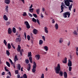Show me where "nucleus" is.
I'll use <instances>...</instances> for the list:
<instances>
[{"label":"nucleus","instance_id":"423d86ee","mask_svg":"<svg viewBox=\"0 0 78 78\" xmlns=\"http://www.w3.org/2000/svg\"><path fill=\"white\" fill-rule=\"evenodd\" d=\"M35 58L36 60H39L40 59L41 56L39 55H35Z\"/></svg>","mask_w":78,"mask_h":78},{"label":"nucleus","instance_id":"4468645a","mask_svg":"<svg viewBox=\"0 0 78 78\" xmlns=\"http://www.w3.org/2000/svg\"><path fill=\"white\" fill-rule=\"evenodd\" d=\"M5 3L6 4H9L10 3V0H5Z\"/></svg>","mask_w":78,"mask_h":78},{"label":"nucleus","instance_id":"09e8293b","mask_svg":"<svg viewBox=\"0 0 78 78\" xmlns=\"http://www.w3.org/2000/svg\"><path fill=\"white\" fill-rule=\"evenodd\" d=\"M37 23L38 24V25H40V23H39V20L38 19H37Z\"/></svg>","mask_w":78,"mask_h":78},{"label":"nucleus","instance_id":"ea45409f","mask_svg":"<svg viewBox=\"0 0 78 78\" xmlns=\"http://www.w3.org/2000/svg\"><path fill=\"white\" fill-rule=\"evenodd\" d=\"M26 27L28 29H29V28H30V25L28 24V25H26Z\"/></svg>","mask_w":78,"mask_h":78},{"label":"nucleus","instance_id":"69168bd1","mask_svg":"<svg viewBox=\"0 0 78 78\" xmlns=\"http://www.w3.org/2000/svg\"><path fill=\"white\" fill-rule=\"evenodd\" d=\"M41 17L42 18H43V17H44V16H43V15L42 13L41 14Z\"/></svg>","mask_w":78,"mask_h":78},{"label":"nucleus","instance_id":"8fccbe9b","mask_svg":"<svg viewBox=\"0 0 78 78\" xmlns=\"http://www.w3.org/2000/svg\"><path fill=\"white\" fill-rule=\"evenodd\" d=\"M33 15L34 17H35L36 18L37 17V15H36V14H33Z\"/></svg>","mask_w":78,"mask_h":78},{"label":"nucleus","instance_id":"473e14b6","mask_svg":"<svg viewBox=\"0 0 78 78\" xmlns=\"http://www.w3.org/2000/svg\"><path fill=\"white\" fill-rule=\"evenodd\" d=\"M7 66L5 67L4 69L5 71L6 72H8L9 71V70L8 69H7Z\"/></svg>","mask_w":78,"mask_h":78},{"label":"nucleus","instance_id":"4d7b16f0","mask_svg":"<svg viewBox=\"0 0 78 78\" xmlns=\"http://www.w3.org/2000/svg\"><path fill=\"white\" fill-rule=\"evenodd\" d=\"M5 75V72H3L2 73V75Z\"/></svg>","mask_w":78,"mask_h":78},{"label":"nucleus","instance_id":"5701e85b","mask_svg":"<svg viewBox=\"0 0 78 78\" xmlns=\"http://www.w3.org/2000/svg\"><path fill=\"white\" fill-rule=\"evenodd\" d=\"M36 12L37 14H39V13L40 12V9H36Z\"/></svg>","mask_w":78,"mask_h":78},{"label":"nucleus","instance_id":"f8f14e48","mask_svg":"<svg viewBox=\"0 0 78 78\" xmlns=\"http://www.w3.org/2000/svg\"><path fill=\"white\" fill-rule=\"evenodd\" d=\"M63 76L64 78H67V72H64L63 73Z\"/></svg>","mask_w":78,"mask_h":78},{"label":"nucleus","instance_id":"79ce46f5","mask_svg":"<svg viewBox=\"0 0 78 78\" xmlns=\"http://www.w3.org/2000/svg\"><path fill=\"white\" fill-rule=\"evenodd\" d=\"M23 16H27V13L26 12H23Z\"/></svg>","mask_w":78,"mask_h":78},{"label":"nucleus","instance_id":"a211bd4d","mask_svg":"<svg viewBox=\"0 0 78 78\" xmlns=\"http://www.w3.org/2000/svg\"><path fill=\"white\" fill-rule=\"evenodd\" d=\"M61 11L60 12V13L61 12H63V11H64V10H63V9H64V7H63V6H62V5H61Z\"/></svg>","mask_w":78,"mask_h":78},{"label":"nucleus","instance_id":"e433bc0d","mask_svg":"<svg viewBox=\"0 0 78 78\" xmlns=\"http://www.w3.org/2000/svg\"><path fill=\"white\" fill-rule=\"evenodd\" d=\"M24 24L27 26L28 25H29V23H28V21H26L24 22Z\"/></svg>","mask_w":78,"mask_h":78},{"label":"nucleus","instance_id":"f257e3e1","mask_svg":"<svg viewBox=\"0 0 78 78\" xmlns=\"http://www.w3.org/2000/svg\"><path fill=\"white\" fill-rule=\"evenodd\" d=\"M54 69L55 71V72L57 74H58V73H59L61 76H63V73L62 71H60L61 66H60V64H58L57 66L55 67Z\"/></svg>","mask_w":78,"mask_h":78},{"label":"nucleus","instance_id":"c85d7f7f","mask_svg":"<svg viewBox=\"0 0 78 78\" xmlns=\"http://www.w3.org/2000/svg\"><path fill=\"white\" fill-rule=\"evenodd\" d=\"M23 52V49H21V50H20V54L21 55H22V52Z\"/></svg>","mask_w":78,"mask_h":78},{"label":"nucleus","instance_id":"a878e982","mask_svg":"<svg viewBox=\"0 0 78 78\" xmlns=\"http://www.w3.org/2000/svg\"><path fill=\"white\" fill-rule=\"evenodd\" d=\"M7 46H8V48H9V49H10V48H11V45L9 43L8 44Z\"/></svg>","mask_w":78,"mask_h":78},{"label":"nucleus","instance_id":"5fc2aeb1","mask_svg":"<svg viewBox=\"0 0 78 78\" xmlns=\"http://www.w3.org/2000/svg\"><path fill=\"white\" fill-rule=\"evenodd\" d=\"M7 43V42H6V41L5 40H4V44H6Z\"/></svg>","mask_w":78,"mask_h":78},{"label":"nucleus","instance_id":"864d4df0","mask_svg":"<svg viewBox=\"0 0 78 78\" xmlns=\"http://www.w3.org/2000/svg\"><path fill=\"white\" fill-rule=\"evenodd\" d=\"M52 23H55V20L53 19L52 20Z\"/></svg>","mask_w":78,"mask_h":78},{"label":"nucleus","instance_id":"9b49d317","mask_svg":"<svg viewBox=\"0 0 78 78\" xmlns=\"http://www.w3.org/2000/svg\"><path fill=\"white\" fill-rule=\"evenodd\" d=\"M8 33L9 34H11L12 33V29L10 28H9L8 29Z\"/></svg>","mask_w":78,"mask_h":78},{"label":"nucleus","instance_id":"4be33fe9","mask_svg":"<svg viewBox=\"0 0 78 78\" xmlns=\"http://www.w3.org/2000/svg\"><path fill=\"white\" fill-rule=\"evenodd\" d=\"M43 41L42 40H40L39 41V45H42L43 44Z\"/></svg>","mask_w":78,"mask_h":78},{"label":"nucleus","instance_id":"7ed1b4c3","mask_svg":"<svg viewBox=\"0 0 78 78\" xmlns=\"http://www.w3.org/2000/svg\"><path fill=\"white\" fill-rule=\"evenodd\" d=\"M70 2L73 3V0H65V3L67 6H70Z\"/></svg>","mask_w":78,"mask_h":78},{"label":"nucleus","instance_id":"7c9ffc66","mask_svg":"<svg viewBox=\"0 0 78 78\" xmlns=\"http://www.w3.org/2000/svg\"><path fill=\"white\" fill-rule=\"evenodd\" d=\"M26 63L27 64H28V63H29V60L28 59H26L25 60Z\"/></svg>","mask_w":78,"mask_h":78},{"label":"nucleus","instance_id":"ddd939ff","mask_svg":"<svg viewBox=\"0 0 78 78\" xmlns=\"http://www.w3.org/2000/svg\"><path fill=\"white\" fill-rule=\"evenodd\" d=\"M20 49H21V47L20 46V45H18V48L17 49V50L18 52H20Z\"/></svg>","mask_w":78,"mask_h":78},{"label":"nucleus","instance_id":"f3484780","mask_svg":"<svg viewBox=\"0 0 78 78\" xmlns=\"http://www.w3.org/2000/svg\"><path fill=\"white\" fill-rule=\"evenodd\" d=\"M3 18L4 20H8V18L6 17V16L5 15H4L3 16Z\"/></svg>","mask_w":78,"mask_h":78},{"label":"nucleus","instance_id":"e2e57ef3","mask_svg":"<svg viewBox=\"0 0 78 78\" xmlns=\"http://www.w3.org/2000/svg\"><path fill=\"white\" fill-rule=\"evenodd\" d=\"M19 31H21L22 30V29L20 27L18 28Z\"/></svg>","mask_w":78,"mask_h":78},{"label":"nucleus","instance_id":"58836bf2","mask_svg":"<svg viewBox=\"0 0 78 78\" xmlns=\"http://www.w3.org/2000/svg\"><path fill=\"white\" fill-rule=\"evenodd\" d=\"M9 24H10V22H6V25H7V26H8V25H9Z\"/></svg>","mask_w":78,"mask_h":78},{"label":"nucleus","instance_id":"aec40b11","mask_svg":"<svg viewBox=\"0 0 78 78\" xmlns=\"http://www.w3.org/2000/svg\"><path fill=\"white\" fill-rule=\"evenodd\" d=\"M17 69H18V70H20V68L21 67L20 65V64H18L17 65Z\"/></svg>","mask_w":78,"mask_h":78},{"label":"nucleus","instance_id":"6e6552de","mask_svg":"<svg viewBox=\"0 0 78 78\" xmlns=\"http://www.w3.org/2000/svg\"><path fill=\"white\" fill-rule=\"evenodd\" d=\"M44 32L47 34H48V28L47 27H44Z\"/></svg>","mask_w":78,"mask_h":78},{"label":"nucleus","instance_id":"6ab92c4d","mask_svg":"<svg viewBox=\"0 0 78 78\" xmlns=\"http://www.w3.org/2000/svg\"><path fill=\"white\" fill-rule=\"evenodd\" d=\"M6 54L8 56L10 55V53H9V52L8 50L6 51Z\"/></svg>","mask_w":78,"mask_h":78},{"label":"nucleus","instance_id":"412c9836","mask_svg":"<svg viewBox=\"0 0 78 78\" xmlns=\"http://www.w3.org/2000/svg\"><path fill=\"white\" fill-rule=\"evenodd\" d=\"M72 6H73V4H71L70 6L69 7V10L70 11H71V9H72Z\"/></svg>","mask_w":78,"mask_h":78},{"label":"nucleus","instance_id":"a18cd8bd","mask_svg":"<svg viewBox=\"0 0 78 78\" xmlns=\"http://www.w3.org/2000/svg\"><path fill=\"white\" fill-rule=\"evenodd\" d=\"M41 78H44V74H42Z\"/></svg>","mask_w":78,"mask_h":78},{"label":"nucleus","instance_id":"2eb2a0df","mask_svg":"<svg viewBox=\"0 0 78 78\" xmlns=\"http://www.w3.org/2000/svg\"><path fill=\"white\" fill-rule=\"evenodd\" d=\"M62 62L64 64H66L67 63V58H65L64 59V60H62Z\"/></svg>","mask_w":78,"mask_h":78},{"label":"nucleus","instance_id":"2f4dec72","mask_svg":"<svg viewBox=\"0 0 78 78\" xmlns=\"http://www.w3.org/2000/svg\"><path fill=\"white\" fill-rule=\"evenodd\" d=\"M44 48L46 51H48V47H47V46H45L44 47Z\"/></svg>","mask_w":78,"mask_h":78},{"label":"nucleus","instance_id":"b1692460","mask_svg":"<svg viewBox=\"0 0 78 78\" xmlns=\"http://www.w3.org/2000/svg\"><path fill=\"white\" fill-rule=\"evenodd\" d=\"M12 32L14 33H16V28L15 27H13L12 28Z\"/></svg>","mask_w":78,"mask_h":78},{"label":"nucleus","instance_id":"1a4fd4ad","mask_svg":"<svg viewBox=\"0 0 78 78\" xmlns=\"http://www.w3.org/2000/svg\"><path fill=\"white\" fill-rule=\"evenodd\" d=\"M68 66L69 67H71L72 66V63L70 60H69Z\"/></svg>","mask_w":78,"mask_h":78},{"label":"nucleus","instance_id":"20e7f679","mask_svg":"<svg viewBox=\"0 0 78 78\" xmlns=\"http://www.w3.org/2000/svg\"><path fill=\"white\" fill-rule=\"evenodd\" d=\"M33 64L34 65L33 66V69H32V70L33 73H34L36 71V63L35 62H34Z\"/></svg>","mask_w":78,"mask_h":78},{"label":"nucleus","instance_id":"13d9d810","mask_svg":"<svg viewBox=\"0 0 78 78\" xmlns=\"http://www.w3.org/2000/svg\"><path fill=\"white\" fill-rule=\"evenodd\" d=\"M33 7V5L31 4V6H30L29 7V8L30 9H31V8H32V7Z\"/></svg>","mask_w":78,"mask_h":78},{"label":"nucleus","instance_id":"052dcab7","mask_svg":"<svg viewBox=\"0 0 78 78\" xmlns=\"http://www.w3.org/2000/svg\"><path fill=\"white\" fill-rule=\"evenodd\" d=\"M62 5L61 6H64V3L63 2H62L61 4Z\"/></svg>","mask_w":78,"mask_h":78},{"label":"nucleus","instance_id":"bf43d9fd","mask_svg":"<svg viewBox=\"0 0 78 78\" xmlns=\"http://www.w3.org/2000/svg\"><path fill=\"white\" fill-rule=\"evenodd\" d=\"M46 53H47V52H44L42 53L43 55H46Z\"/></svg>","mask_w":78,"mask_h":78},{"label":"nucleus","instance_id":"39448f33","mask_svg":"<svg viewBox=\"0 0 78 78\" xmlns=\"http://www.w3.org/2000/svg\"><path fill=\"white\" fill-rule=\"evenodd\" d=\"M31 52H29L28 53V57H29V59L30 63H33V61H32V57H31Z\"/></svg>","mask_w":78,"mask_h":78},{"label":"nucleus","instance_id":"c9c22d12","mask_svg":"<svg viewBox=\"0 0 78 78\" xmlns=\"http://www.w3.org/2000/svg\"><path fill=\"white\" fill-rule=\"evenodd\" d=\"M76 54L77 56H78V47L76 49Z\"/></svg>","mask_w":78,"mask_h":78},{"label":"nucleus","instance_id":"f704fd0d","mask_svg":"<svg viewBox=\"0 0 78 78\" xmlns=\"http://www.w3.org/2000/svg\"><path fill=\"white\" fill-rule=\"evenodd\" d=\"M73 34H76V35H78V33L76 32V31L74 30L73 32Z\"/></svg>","mask_w":78,"mask_h":78},{"label":"nucleus","instance_id":"72a5a7b5","mask_svg":"<svg viewBox=\"0 0 78 78\" xmlns=\"http://www.w3.org/2000/svg\"><path fill=\"white\" fill-rule=\"evenodd\" d=\"M32 20L33 21V22H35V23L36 22V20L34 18H33Z\"/></svg>","mask_w":78,"mask_h":78},{"label":"nucleus","instance_id":"f03ea898","mask_svg":"<svg viewBox=\"0 0 78 78\" xmlns=\"http://www.w3.org/2000/svg\"><path fill=\"white\" fill-rule=\"evenodd\" d=\"M69 18L70 16V12H65L63 13V16L64 18Z\"/></svg>","mask_w":78,"mask_h":78},{"label":"nucleus","instance_id":"0eeeda50","mask_svg":"<svg viewBox=\"0 0 78 78\" xmlns=\"http://www.w3.org/2000/svg\"><path fill=\"white\" fill-rule=\"evenodd\" d=\"M16 42H21V38H17L15 40Z\"/></svg>","mask_w":78,"mask_h":78},{"label":"nucleus","instance_id":"774afa93","mask_svg":"<svg viewBox=\"0 0 78 78\" xmlns=\"http://www.w3.org/2000/svg\"><path fill=\"white\" fill-rule=\"evenodd\" d=\"M23 3H25V0H21Z\"/></svg>","mask_w":78,"mask_h":78},{"label":"nucleus","instance_id":"37998d69","mask_svg":"<svg viewBox=\"0 0 78 78\" xmlns=\"http://www.w3.org/2000/svg\"><path fill=\"white\" fill-rule=\"evenodd\" d=\"M7 74H8L10 76H11V72H10V71H9L8 73H7Z\"/></svg>","mask_w":78,"mask_h":78},{"label":"nucleus","instance_id":"603ef678","mask_svg":"<svg viewBox=\"0 0 78 78\" xmlns=\"http://www.w3.org/2000/svg\"><path fill=\"white\" fill-rule=\"evenodd\" d=\"M28 15H29V16L30 17H33V16L32 15H31V14L30 13H29Z\"/></svg>","mask_w":78,"mask_h":78},{"label":"nucleus","instance_id":"dca6fc26","mask_svg":"<svg viewBox=\"0 0 78 78\" xmlns=\"http://www.w3.org/2000/svg\"><path fill=\"white\" fill-rule=\"evenodd\" d=\"M33 32L35 34H37V30L36 29H34L33 30Z\"/></svg>","mask_w":78,"mask_h":78},{"label":"nucleus","instance_id":"c756f323","mask_svg":"<svg viewBox=\"0 0 78 78\" xmlns=\"http://www.w3.org/2000/svg\"><path fill=\"white\" fill-rule=\"evenodd\" d=\"M34 10V9L33 8L30 9L29 10V11H30V12H33V10Z\"/></svg>","mask_w":78,"mask_h":78},{"label":"nucleus","instance_id":"a19ab883","mask_svg":"<svg viewBox=\"0 0 78 78\" xmlns=\"http://www.w3.org/2000/svg\"><path fill=\"white\" fill-rule=\"evenodd\" d=\"M72 67L70 66H69V71L70 72H71V71H72Z\"/></svg>","mask_w":78,"mask_h":78},{"label":"nucleus","instance_id":"9d476101","mask_svg":"<svg viewBox=\"0 0 78 78\" xmlns=\"http://www.w3.org/2000/svg\"><path fill=\"white\" fill-rule=\"evenodd\" d=\"M31 69V65L29 63L28 64V67L27 68V69L28 71H30Z\"/></svg>","mask_w":78,"mask_h":78},{"label":"nucleus","instance_id":"cd10ccee","mask_svg":"<svg viewBox=\"0 0 78 78\" xmlns=\"http://www.w3.org/2000/svg\"><path fill=\"white\" fill-rule=\"evenodd\" d=\"M6 64H7V66L9 67H10V63H9L8 62H6Z\"/></svg>","mask_w":78,"mask_h":78},{"label":"nucleus","instance_id":"de8ad7c7","mask_svg":"<svg viewBox=\"0 0 78 78\" xmlns=\"http://www.w3.org/2000/svg\"><path fill=\"white\" fill-rule=\"evenodd\" d=\"M24 35L25 39H26L27 38V34H26V33H25V32L24 33Z\"/></svg>","mask_w":78,"mask_h":78},{"label":"nucleus","instance_id":"3c124183","mask_svg":"<svg viewBox=\"0 0 78 78\" xmlns=\"http://www.w3.org/2000/svg\"><path fill=\"white\" fill-rule=\"evenodd\" d=\"M14 60L15 62H16V61H18V58H14Z\"/></svg>","mask_w":78,"mask_h":78},{"label":"nucleus","instance_id":"6e6d98bb","mask_svg":"<svg viewBox=\"0 0 78 78\" xmlns=\"http://www.w3.org/2000/svg\"><path fill=\"white\" fill-rule=\"evenodd\" d=\"M20 75L19 74H18L17 75V78H20Z\"/></svg>","mask_w":78,"mask_h":78},{"label":"nucleus","instance_id":"393cba45","mask_svg":"<svg viewBox=\"0 0 78 78\" xmlns=\"http://www.w3.org/2000/svg\"><path fill=\"white\" fill-rule=\"evenodd\" d=\"M55 28L56 30H58V24L57 23L55 24Z\"/></svg>","mask_w":78,"mask_h":78},{"label":"nucleus","instance_id":"4c0bfd02","mask_svg":"<svg viewBox=\"0 0 78 78\" xmlns=\"http://www.w3.org/2000/svg\"><path fill=\"white\" fill-rule=\"evenodd\" d=\"M27 39L28 40V41H30V35H27Z\"/></svg>","mask_w":78,"mask_h":78},{"label":"nucleus","instance_id":"338daca9","mask_svg":"<svg viewBox=\"0 0 78 78\" xmlns=\"http://www.w3.org/2000/svg\"><path fill=\"white\" fill-rule=\"evenodd\" d=\"M18 37H20L19 38H20H20H20V34L19 35H18Z\"/></svg>","mask_w":78,"mask_h":78},{"label":"nucleus","instance_id":"0e129e2a","mask_svg":"<svg viewBox=\"0 0 78 78\" xmlns=\"http://www.w3.org/2000/svg\"><path fill=\"white\" fill-rule=\"evenodd\" d=\"M45 9L44 8H42V11H43V12H44V11H45Z\"/></svg>","mask_w":78,"mask_h":78},{"label":"nucleus","instance_id":"49530a36","mask_svg":"<svg viewBox=\"0 0 78 78\" xmlns=\"http://www.w3.org/2000/svg\"><path fill=\"white\" fill-rule=\"evenodd\" d=\"M16 74H19V71L18 70H16L15 71Z\"/></svg>","mask_w":78,"mask_h":78},{"label":"nucleus","instance_id":"bb28decb","mask_svg":"<svg viewBox=\"0 0 78 78\" xmlns=\"http://www.w3.org/2000/svg\"><path fill=\"white\" fill-rule=\"evenodd\" d=\"M63 42V40H62V38H60V40H59V43H62Z\"/></svg>","mask_w":78,"mask_h":78},{"label":"nucleus","instance_id":"680f3d73","mask_svg":"<svg viewBox=\"0 0 78 78\" xmlns=\"http://www.w3.org/2000/svg\"><path fill=\"white\" fill-rule=\"evenodd\" d=\"M5 10L6 12H8V9L5 8Z\"/></svg>","mask_w":78,"mask_h":78},{"label":"nucleus","instance_id":"c03bdc74","mask_svg":"<svg viewBox=\"0 0 78 78\" xmlns=\"http://www.w3.org/2000/svg\"><path fill=\"white\" fill-rule=\"evenodd\" d=\"M42 38L43 40L44 41H45V36H43L42 37Z\"/></svg>","mask_w":78,"mask_h":78}]
</instances>
